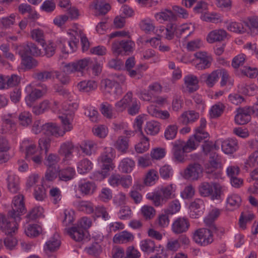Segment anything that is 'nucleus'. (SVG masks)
Masks as SVG:
<instances>
[{
    "mask_svg": "<svg viewBox=\"0 0 258 258\" xmlns=\"http://www.w3.org/2000/svg\"><path fill=\"white\" fill-rule=\"evenodd\" d=\"M24 197L19 195L14 198L12 210L9 212L8 215L12 220L5 215L0 214V229L7 235H12L17 230V222L20 221L21 214L26 212L23 202Z\"/></svg>",
    "mask_w": 258,
    "mask_h": 258,
    "instance_id": "1",
    "label": "nucleus"
},
{
    "mask_svg": "<svg viewBox=\"0 0 258 258\" xmlns=\"http://www.w3.org/2000/svg\"><path fill=\"white\" fill-rule=\"evenodd\" d=\"M60 119L63 130H61L55 123L48 122L42 125V132L47 136H53L56 137L63 136L66 132L73 128V125L67 117L59 116Z\"/></svg>",
    "mask_w": 258,
    "mask_h": 258,
    "instance_id": "2",
    "label": "nucleus"
},
{
    "mask_svg": "<svg viewBox=\"0 0 258 258\" xmlns=\"http://www.w3.org/2000/svg\"><path fill=\"white\" fill-rule=\"evenodd\" d=\"M114 150L111 147H106L103 153L100 157V159L102 163L100 174L103 178L109 175V172L112 170L114 167L112 163V160L114 158Z\"/></svg>",
    "mask_w": 258,
    "mask_h": 258,
    "instance_id": "3",
    "label": "nucleus"
},
{
    "mask_svg": "<svg viewBox=\"0 0 258 258\" xmlns=\"http://www.w3.org/2000/svg\"><path fill=\"white\" fill-rule=\"evenodd\" d=\"M200 194L204 197L211 196L212 200L220 199L221 187L216 183L202 182L199 186Z\"/></svg>",
    "mask_w": 258,
    "mask_h": 258,
    "instance_id": "4",
    "label": "nucleus"
},
{
    "mask_svg": "<svg viewBox=\"0 0 258 258\" xmlns=\"http://www.w3.org/2000/svg\"><path fill=\"white\" fill-rule=\"evenodd\" d=\"M216 232L211 228H200L197 230L193 234L194 241L202 246H206L213 241L212 233Z\"/></svg>",
    "mask_w": 258,
    "mask_h": 258,
    "instance_id": "5",
    "label": "nucleus"
},
{
    "mask_svg": "<svg viewBox=\"0 0 258 258\" xmlns=\"http://www.w3.org/2000/svg\"><path fill=\"white\" fill-rule=\"evenodd\" d=\"M92 58H85L76 61L69 63L64 66L67 72L72 73L76 72L83 73L84 71L89 70V66L91 64Z\"/></svg>",
    "mask_w": 258,
    "mask_h": 258,
    "instance_id": "6",
    "label": "nucleus"
},
{
    "mask_svg": "<svg viewBox=\"0 0 258 258\" xmlns=\"http://www.w3.org/2000/svg\"><path fill=\"white\" fill-rule=\"evenodd\" d=\"M13 46L19 54H27L34 56H38L41 54L40 49L38 48L36 44L32 42H28L26 44L20 45L14 44Z\"/></svg>",
    "mask_w": 258,
    "mask_h": 258,
    "instance_id": "7",
    "label": "nucleus"
},
{
    "mask_svg": "<svg viewBox=\"0 0 258 258\" xmlns=\"http://www.w3.org/2000/svg\"><path fill=\"white\" fill-rule=\"evenodd\" d=\"M190 223L187 218L179 217L173 222L171 226L172 231L175 234L186 232L189 229Z\"/></svg>",
    "mask_w": 258,
    "mask_h": 258,
    "instance_id": "8",
    "label": "nucleus"
},
{
    "mask_svg": "<svg viewBox=\"0 0 258 258\" xmlns=\"http://www.w3.org/2000/svg\"><path fill=\"white\" fill-rule=\"evenodd\" d=\"M173 144L172 152L174 160L179 162H183L185 159V154L188 153L182 145V141H175Z\"/></svg>",
    "mask_w": 258,
    "mask_h": 258,
    "instance_id": "9",
    "label": "nucleus"
},
{
    "mask_svg": "<svg viewBox=\"0 0 258 258\" xmlns=\"http://www.w3.org/2000/svg\"><path fill=\"white\" fill-rule=\"evenodd\" d=\"M112 51L116 55H126L129 52V40L114 42L112 44Z\"/></svg>",
    "mask_w": 258,
    "mask_h": 258,
    "instance_id": "10",
    "label": "nucleus"
},
{
    "mask_svg": "<svg viewBox=\"0 0 258 258\" xmlns=\"http://www.w3.org/2000/svg\"><path fill=\"white\" fill-rule=\"evenodd\" d=\"M202 172L201 165L197 163L189 165L185 169L184 177L189 180H197Z\"/></svg>",
    "mask_w": 258,
    "mask_h": 258,
    "instance_id": "11",
    "label": "nucleus"
},
{
    "mask_svg": "<svg viewBox=\"0 0 258 258\" xmlns=\"http://www.w3.org/2000/svg\"><path fill=\"white\" fill-rule=\"evenodd\" d=\"M221 214V210L217 208H213L204 219L206 225L213 231H217V227L216 226L214 221L218 218Z\"/></svg>",
    "mask_w": 258,
    "mask_h": 258,
    "instance_id": "12",
    "label": "nucleus"
},
{
    "mask_svg": "<svg viewBox=\"0 0 258 258\" xmlns=\"http://www.w3.org/2000/svg\"><path fill=\"white\" fill-rule=\"evenodd\" d=\"M221 148L225 154H232L238 149V142L236 139L229 138L222 142Z\"/></svg>",
    "mask_w": 258,
    "mask_h": 258,
    "instance_id": "13",
    "label": "nucleus"
},
{
    "mask_svg": "<svg viewBox=\"0 0 258 258\" xmlns=\"http://www.w3.org/2000/svg\"><path fill=\"white\" fill-rule=\"evenodd\" d=\"M184 85L189 93L196 91L199 89V79L196 76L189 74L184 78Z\"/></svg>",
    "mask_w": 258,
    "mask_h": 258,
    "instance_id": "14",
    "label": "nucleus"
},
{
    "mask_svg": "<svg viewBox=\"0 0 258 258\" xmlns=\"http://www.w3.org/2000/svg\"><path fill=\"white\" fill-rule=\"evenodd\" d=\"M204 207V203L200 199H196L190 204L189 208L192 211L191 216L192 218H198L202 216L203 213V210Z\"/></svg>",
    "mask_w": 258,
    "mask_h": 258,
    "instance_id": "15",
    "label": "nucleus"
},
{
    "mask_svg": "<svg viewBox=\"0 0 258 258\" xmlns=\"http://www.w3.org/2000/svg\"><path fill=\"white\" fill-rule=\"evenodd\" d=\"M46 88H43L42 90L35 89L33 90L25 98L26 104L28 106L31 107L33 102L37 99L41 98L46 93Z\"/></svg>",
    "mask_w": 258,
    "mask_h": 258,
    "instance_id": "16",
    "label": "nucleus"
},
{
    "mask_svg": "<svg viewBox=\"0 0 258 258\" xmlns=\"http://www.w3.org/2000/svg\"><path fill=\"white\" fill-rule=\"evenodd\" d=\"M227 32L223 29H216L210 32L207 37L209 43L223 41L227 36Z\"/></svg>",
    "mask_w": 258,
    "mask_h": 258,
    "instance_id": "17",
    "label": "nucleus"
},
{
    "mask_svg": "<svg viewBox=\"0 0 258 258\" xmlns=\"http://www.w3.org/2000/svg\"><path fill=\"white\" fill-rule=\"evenodd\" d=\"M195 31V26L191 24H185L179 26L176 32V37L185 39L190 36Z\"/></svg>",
    "mask_w": 258,
    "mask_h": 258,
    "instance_id": "18",
    "label": "nucleus"
},
{
    "mask_svg": "<svg viewBox=\"0 0 258 258\" xmlns=\"http://www.w3.org/2000/svg\"><path fill=\"white\" fill-rule=\"evenodd\" d=\"M218 69L213 71L210 74H203L200 76V79L204 81L209 87H212L218 81Z\"/></svg>",
    "mask_w": 258,
    "mask_h": 258,
    "instance_id": "19",
    "label": "nucleus"
},
{
    "mask_svg": "<svg viewBox=\"0 0 258 258\" xmlns=\"http://www.w3.org/2000/svg\"><path fill=\"white\" fill-rule=\"evenodd\" d=\"M199 118V114L194 110L183 112L179 118V121L183 124H187L195 122Z\"/></svg>",
    "mask_w": 258,
    "mask_h": 258,
    "instance_id": "20",
    "label": "nucleus"
},
{
    "mask_svg": "<svg viewBox=\"0 0 258 258\" xmlns=\"http://www.w3.org/2000/svg\"><path fill=\"white\" fill-rule=\"evenodd\" d=\"M67 232L71 238L76 241H82L85 236L84 231L77 225L68 228Z\"/></svg>",
    "mask_w": 258,
    "mask_h": 258,
    "instance_id": "21",
    "label": "nucleus"
},
{
    "mask_svg": "<svg viewBox=\"0 0 258 258\" xmlns=\"http://www.w3.org/2000/svg\"><path fill=\"white\" fill-rule=\"evenodd\" d=\"M176 189V185L173 184H170L167 186H162L159 191L166 202L167 200L172 199L175 197L174 192Z\"/></svg>",
    "mask_w": 258,
    "mask_h": 258,
    "instance_id": "22",
    "label": "nucleus"
},
{
    "mask_svg": "<svg viewBox=\"0 0 258 258\" xmlns=\"http://www.w3.org/2000/svg\"><path fill=\"white\" fill-rule=\"evenodd\" d=\"M97 144L95 142L91 140L83 141L80 145V148L83 153L86 155H91L93 152H94L97 148Z\"/></svg>",
    "mask_w": 258,
    "mask_h": 258,
    "instance_id": "23",
    "label": "nucleus"
},
{
    "mask_svg": "<svg viewBox=\"0 0 258 258\" xmlns=\"http://www.w3.org/2000/svg\"><path fill=\"white\" fill-rule=\"evenodd\" d=\"M60 245V241L56 238L52 237L46 242L44 249L46 253L48 254L57 250Z\"/></svg>",
    "mask_w": 258,
    "mask_h": 258,
    "instance_id": "24",
    "label": "nucleus"
},
{
    "mask_svg": "<svg viewBox=\"0 0 258 258\" xmlns=\"http://www.w3.org/2000/svg\"><path fill=\"white\" fill-rule=\"evenodd\" d=\"M93 168V164L91 161L84 158L80 161L77 164V171L80 174H85L89 172Z\"/></svg>",
    "mask_w": 258,
    "mask_h": 258,
    "instance_id": "25",
    "label": "nucleus"
},
{
    "mask_svg": "<svg viewBox=\"0 0 258 258\" xmlns=\"http://www.w3.org/2000/svg\"><path fill=\"white\" fill-rule=\"evenodd\" d=\"M78 90L82 92H89L97 88V84L94 81H81L77 85Z\"/></svg>",
    "mask_w": 258,
    "mask_h": 258,
    "instance_id": "26",
    "label": "nucleus"
},
{
    "mask_svg": "<svg viewBox=\"0 0 258 258\" xmlns=\"http://www.w3.org/2000/svg\"><path fill=\"white\" fill-rule=\"evenodd\" d=\"M75 170L72 167H67L61 170L59 169L58 177L60 180L68 181L74 178Z\"/></svg>",
    "mask_w": 258,
    "mask_h": 258,
    "instance_id": "27",
    "label": "nucleus"
},
{
    "mask_svg": "<svg viewBox=\"0 0 258 258\" xmlns=\"http://www.w3.org/2000/svg\"><path fill=\"white\" fill-rule=\"evenodd\" d=\"M155 17L158 21H173L176 19L175 14L171 10L168 9H165L161 12L156 13Z\"/></svg>",
    "mask_w": 258,
    "mask_h": 258,
    "instance_id": "28",
    "label": "nucleus"
},
{
    "mask_svg": "<svg viewBox=\"0 0 258 258\" xmlns=\"http://www.w3.org/2000/svg\"><path fill=\"white\" fill-rule=\"evenodd\" d=\"M94 7L99 15L106 14L111 8L110 5L104 0H96Z\"/></svg>",
    "mask_w": 258,
    "mask_h": 258,
    "instance_id": "29",
    "label": "nucleus"
},
{
    "mask_svg": "<svg viewBox=\"0 0 258 258\" xmlns=\"http://www.w3.org/2000/svg\"><path fill=\"white\" fill-rule=\"evenodd\" d=\"M74 148V146L72 142H66L60 146L59 153L68 159L72 157Z\"/></svg>",
    "mask_w": 258,
    "mask_h": 258,
    "instance_id": "30",
    "label": "nucleus"
},
{
    "mask_svg": "<svg viewBox=\"0 0 258 258\" xmlns=\"http://www.w3.org/2000/svg\"><path fill=\"white\" fill-rule=\"evenodd\" d=\"M22 58V64L27 69L30 70L38 64V61L32 56L27 54H19Z\"/></svg>",
    "mask_w": 258,
    "mask_h": 258,
    "instance_id": "31",
    "label": "nucleus"
},
{
    "mask_svg": "<svg viewBox=\"0 0 258 258\" xmlns=\"http://www.w3.org/2000/svg\"><path fill=\"white\" fill-rule=\"evenodd\" d=\"M240 197L237 195H232L227 199V207L230 210L238 208L241 203Z\"/></svg>",
    "mask_w": 258,
    "mask_h": 258,
    "instance_id": "32",
    "label": "nucleus"
},
{
    "mask_svg": "<svg viewBox=\"0 0 258 258\" xmlns=\"http://www.w3.org/2000/svg\"><path fill=\"white\" fill-rule=\"evenodd\" d=\"M146 198L147 199L152 201L154 206L156 207L161 206L165 202L159 191L148 193L146 195Z\"/></svg>",
    "mask_w": 258,
    "mask_h": 258,
    "instance_id": "33",
    "label": "nucleus"
},
{
    "mask_svg": "<svg viewBox=\"0 0 258 258\" xmlns=\"http://www.w3.org/2000/svg\"><path fill=\"white\" fill-rule=\"evenodd\" d=\"M160 130V123L156 121L151 120L147 122L145 131L147 134L155 135L158 133Z\"/></svg>",
    "mask_w": 258,
    "mask_h": 258,
    "instance_id": "34",
    "label": "nucleus"
},
{
    "mask_svg": "<svg viewBox=\"0 0 258 258\" xmlns=\"http://www.w3.org/2000/svg\"><path fill=\"white\" fill-rule=\"evenodd\" d=\"M8 186L12 193H16L19 190V177L16 175H9L8 177Z\"/></svg>",
    "mask_w": 258,
    "mask_h": 258,
    "instance_id": "35",
    "label": "nucleus"
},
{
    "mask_svg": "<svg viewBox=\"0 0 258 258\" xmlns=\"http://www.w3.org/2000/svg\"><path fill=\"white\" fill-rule=\"evenodd\" d=\"M158 178L157 171L154 169H151L146 174L144 182L146 185L151 186L155 184Z\"/></svg>",
    "mask_w": 258,
    "mask_h": 258,
    "instance_id": "36",
    "label": "nucleus"
},
{
    "mask_svg": "<svg viewBox=\"0 0 258 258\" xmlns=\"http://www.w3.org/2000/svg\"><path fill=\"white\" fill-rule=\"evenodd\" d=\"M54 71H44L39 72L33 74V77L34 79L41 82H44L48 79H54Z\"/></svg>",
    "mask_w": 258,
    "mask_h": 258,
    "instance_id": "37",
    "label": "nucleus"
},
{
    "mask_svg": "<svg viewBox=\"0 0 258 258\" xmlns=\"http://www.w3.org/2000/svg\"><path fill=\"white\" fill-rule=\"evenodd\" d=\"M41 232V227L37 224L29 225L25 230L26 235L31 238L38 236Z\"/></svg>",
    "mask_w": 258,
    "mask_h": 258,
    "instance_id": "38",
    "label": "nucleus"
},
{
    "mask_svg": "<svg viewBox=\"0 0 258 258\" xmlns=\"http://www.w3.org/2000/svg\"><path fill=\"white\" fill-rule=\"evenodd\" d=\"M85 249L89 255L94 257L98 256L102 252V246L98 242L93 243Z\"/></svg>",
    "mask_w": 258,
    "mask_h": 258,
    "instance_id": "39",
    "label": "nucleus"
},
{
    "mask_svg": "<svg viewBox=\"0 0 258 258\" xmlns=\"http://www.w3.org/2000/svg\"><path fill=\"white\" fill-rule=\"evenodd\" d=\"M129 107V95L126 93L123 97L116 102L115 107L117 112H122Z\"/></svg>",
    "mask_w": 258,
    "mask_h": 258,
    "instance_id": "40",
    "label": "nucleus"
},
{
    "mask_svg": "<svg viewBox=\"0 0 258 258\" xmlns=\"http://www.w3.org/2000/svg\"><path fill=\"white\" fill-rule=\"evenodd\" d=\"M149 146L148 138L144 137L141 141L135 145V148L137 153L142 154L149 150Z\"/></svg>",
    "mask_w": 258,
    "mask_h": 258,
    "instance_id": "41",
    "label": "nucleus"
},
{
    "mask_svg": "<svg viewBox=\"0 0 258 258\" xmlns=\"http://www.w3.org/2000/svg\"><path fill=\"white\" fill-rule=\"evenodd\" d=\"M79 188L82 194L88 195L94 192L96 186L94 182L88 181L80 185Z\"/></svg>",
    "mask_w": 258,
    "mask_h": 258,
    "instance_id": "42",
    "label": "nucleus"
},
{
    "mask_svg": "<svg viewBox=\"0 0 258 258\" xmlns=\"http://www.w3.org/2000/svg\"><path fill=\"white\" fill-rule=\"evenodd\" d=\"M104 82L105 86L106 89H111L114 87V90L113 91L114 94L117 96H120L122 94L123 91L118 83L110 79H105Z\"/></svg>",
    "mask_w": 258,
    "mask_h": 258,
    "instance_id": "43",
    "label": "nucleus"
},
{
    "mask_svg": "<svg viewBox=\"0 0 258 258\" xmlns=\"http://www.w3.org/2000/svg\"><path fill=\"white\" fill-rule=\"evenodd\" d=\"M128 141L127 138L120 137L116 141L115 147L119 152L122 153H126L128 147Z\"/></svg>",
    "mask_w": 258,
    "mask_h": 258,
    "instance_id": "44",
    "label": "nucleus"
},
{
    "mask_svg": "<svg viewBox=\"0 0 258 258\" xmlns=\"http://www.w3.org/2000/svg\"><path fill=\"white\" fill-rule=\"evenodd\" d=\"M100 111L102 114L108 118H112L114 116L112 106L107 102L103 103L100 105Z\"/></svg>",
    "mask_w": 258,
    "mask_h": 258,
    "instance_id": "45",
    "label": "nucleus"
},
{
    "mask_svg": "<svg viewBox=\"0 0 258 258\" xmlns=\"http://www.w3.org/2000/svg\"><path fill=\"white\" fill-rule=\"evenodd\" d=\"M178 126L176 124H170L167 126L164 132V137L167 140L174 139L177 135Z\"/></svg>",
    "mask_w": 258,
    "mask_h": 258,
    "instance_id": "46",
    "label": "nucleus"
},
{
    "mask_svg": "<svg viewBox=\"0 0 258 258\" xmlns=\"http://www.w3.org/2000/svg\"><path fill=\"white\" fill-rule=\"evenodd\" d=\"M225 106L221 103L214 105L211 108L210 114L211 117L216 118L220 116L223 113Z\"/></svg>",
    "mask_w": 258,
    "mask_h": 258,
    "instance_id": "47",
    "label": "nucleus"
},
{
    "mask_svg": "<svg viewBox=\"0 0 258 258\" xmlns=\"http://www.w3.org/2000/svg\"><path fill=\"white\" fill-rule=\"evenodd\" d=\"M78 43V40H72L67 41L66 45L65 44H63V47L61 48V51L63 53L66 54L73 53L76 50Z\"/></svg>",
    "mask_w": 258,
    "mask_h": 258,
    "instance_id": "48",
    "label": "nucleus"
},
{
    "mask_svg": "<svg viewBox=\"0 0 258 258\" xmlns=\"http://www.w3.org/2000/svg\"><path fill=\"white\" fill-rule=\"evenodd\" d=\"M129 241V232L123 231L116 234L113 238V241L115 243H123Z\"/></svg>",
    "mask_w": 258,
    "mask_h": 258,
    "instance_id": "49",
    "label": "nucleus"
},
{
    "mask_svg": "<svg viewBox=\"0 0 258 258\" xmlns=\"http://www.w3.org/2000/svg\"><path fill=\"white\" fill-rule=\"evenodd\" d=\"M219 147L217 146V142L213 144L212 142L205 141L202 145V151L205 155H207L214 152V150H217Z\"/></svg>",
    "mask_w": 258,
    "mask_h": 258,
    "instance_id": "50",
    "label": "nucleus"
},
{
    "mask_svg": "<svg viewBox=\"0 0 258 258\" xmlns=\"http://www.w3.org/2000/svg\"><path fill=\"white\" fill-rule=\"evenodd\" d=\"M59 160L60 159L57 155L50 154L46 157L44 164L47 167H59L57 163Z\"/></svg>",
    "mask_w": 258,
    "mask_h": 258,
    "instance_id": "51",
    "label": "nucleus"
},
{
    "mask_svg": "<svg viewBox=\"0 0 258 258\" xmlns=\"http://www.w3.org/2000/svg\"><path fill=\"white\" fill-rule=\"evenodd\" d=\"M59 169V167H47L45 175V179L48 181H53L58 175Z\"/></svg>",
    "mask_w": 258,
    "mask_h": 258,
    "instance_id": "52",
    "label": "nucleus"
},
{
    "mask_svg": "<svg viewBox=\"0 0 258 258\" xmlns=\"http://www.w3.org/2000/svg\"><path fill=\"white\" fill-rule=\"evenodd\" d=\"M227 27L228 30L235 33H243L246 31V28L241 23L231 22Z\"/></svg>",
    "mask_w": 258,
    "mask_h": 258,
    "instance_id": "53",
    "label": "nucleus"
},
{
    "mask_svg": "<svg viewBox=\"0 0 258 258\" xmlns=\"http://www.w3.org/2000/svg\"><path fill=\"white\" fill-rule=\"evenodd\" d=\"M141 29L146 33H149L153 31L155 28L153 22L150 19H144L142 20L140 24Z\"/></svg>",
    "mask_w": 258,
    "mask_h": 258,
    "instance_id": "54",
    "label": "nucleus"
},
{
    "mask_svg": "<svg viewBox=\"0 0 258 258\" xmlns=\"http://www.w3.org/2000/svg\"><path fill=\"white\" fill-rule=\"evenodd\" d=\"M63 224L66 226L71 224L74 220V211L70 209H65L63 211Z\"/></svg>",
    "mask_w": 258,
    "mask_h": 258,
    "instance_id": "55",
    "label": "nucleus"
},
{
    "mask_svg": "<svg viewBox=\"0 0 258 258\" xmlns=\"http://www.w3.org/2000/svg\"><path fill=\"white\" fill-rule=\"evenodd\" d=\"M141 249L147 252H153L155 249V244L151 239H146L142 241Z\"/></svg>",
    "mask_w": 258,
    "mask_h": 258,
    "instance_id": "56",
    "label": "nucleus"
},
{
    "mask_svg": "<svg viewBox=\"0 0 258 258\" xmlns=\"http://www.w3.org/2000/svg\"><path fill=\"white\" fill-rule=\"evenodd\" d=\"M94 214L97 217H101L104 220H108L110 217L106 208L103 206H98L95 208Z\"/></svg>",
    "mask_w": 258,
    "mask_h": 258,
    "instance_id": "57",
    "label": "nucleus"
},
{
    "mask_svg": "<svg viewBox=\"0 0 258 258\" xmlns=\"http://www.w3.org/2000/svg\"><path fill=\"white\" fill-rule=\"evenodd\" d=\"M78 107V104L77 103H69L68 106H65L66 112L61 116L67 117L71 122L70 119H72Z\"/></svg>",
    "mask_w": 258,
    "mask_h": 258,
    "instance_id": "58",
    "label": "nucleus"
},
{
    "mask_svg": "<svg viewBox=\"0 0 258 258\" xmlns=\"http://www.w3.org/2000/svg\"><path fill=\"white\" fill-rule=\"evenodd\" d=\"M34 196L37 201H42L46 198V190L42 185L36 186L34 189Z\"/></svg>",
    "mask_w": 258,
    "mask_h": 258,
    "instance_id": "59",
    "label": "nucleus"
},
{
    "mask_svg": "<svg viewBox=\"0 0 258 258\" xmlns=\"http://www.w3.org/2000/svg\"><path fill=\"white\" fill-rule=\"evenodd\" d=\"M159 173L162 178L166 179L172 176L173 169L170 165H164L160 168Z\"/></svg>",
    "mask_w": 258,
    "mask_h": 258,
    "instance_id": "60",
    "label": "nucleus"
},
{
    "mask_svg": "<svg viewBox=\"0 0 258 258\" xmlns=\"http://www.w3.org/2000/svg\"><path fill=\"white\" fill-rule=\"evenodd\" d=\"M19 119L22 125L27 126L32 122L31 114L28 112H23L19 115Z\"/></svg>",
    "mask_w": 258,
    "mask_h": 258,
    "instance_id": "61",
    "label": "nucleus"
},
{
    "mask_svg": "<svg viewBox=\"0 0 258 258\" xmlns=\"http://www.w3.org/2000/svg\"><path fill=\"white\" fill-rule=\"evenodd\" d=\"M31 37L40 44H44V34L43 31L39 29H34L31 32Z\"/></svg>",
    "mask_w": 258,
    "mask_h": 258,
    "instance_id": "62",
    "label": "nucleus"
},
{
    "mask_svg": "<svg viewBox=\"0 0 258 258\" xmlns=\"http://www.w3.org/2000/svg\"><path fill=\"white\" fill-rule=\"evenodd\" d=\"M43 47L44 51V55L47 57H50L52 56L55 52L56 46L53 43H49L48 44H41Z\"/></svg>",
    "mask_w": 258,
    "mask_h": 258,
    "instance_id": "63",
    "label": "nucleus"
},
{
    "mask_svg": "<svg viewBox=\"0 0 258 258\" xmlns=\"http://www.w3.org/2000/svg\"><path fill=\"white\" fill-rule=\"evenodd\" d=\"M138 165L143 168H146L152 164L150 155L145 154L143 156H140L138 161Z\"/></svg>",
    "mask_w": 258,
    "mask_h": 258,
    "instance_id": "64",
    "label": "nucleus"
}]
</instances>
